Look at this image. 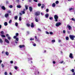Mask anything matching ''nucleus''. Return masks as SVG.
I'll return each mask as SVG.
<instances>
[{
    "label": "nucleus",
    "mask_w": 75,
    "mask_h": 75,
    "mask_svg": "<svg viewBox=\"0 0 75 75\" xmlns=\"http://www.w3.org/2000/svg\"><path fill=\"white\" fill-rule=\"evenodd\" d=\"M69 37L72 40H74V38H75V37L74 36L70 35H69Z\"/></svg>",
    "instance_id": "f257e3e1"
},
{
    "label": "nucleus",
    "mask_w": 75,
    "mask_h": 75,
    "mask_svg": "<svg viewBox=\"0 0 75 75\" xmlns=\"http://www.w3.org/2000/svg\"><path fill=\"white\" fill-rule=\"evenodd\" d=\"M54 18L55 19V21L57 22L58 21V17L57 15H54Z\"/></svg>",
    "instance_id": "f03ea898"
},
{
    "label": "nucleus",
    "mask_w": 75,
    "mask_h": 75,
    "mask_svg": "<svg viewBox=\"0 0 75 75\" xmlns=\"http://www.w3.org/2000/svg\"><path fill=\"white\" fill-rule=\"evenodd\" d=\"M61 24V23L60 22H57V23L55 24V25L56 27H58V26H59Z\"/></svg>",
    "instance_id": "7ed1b4c3"
},
{
    "label": "nucleus",
    "mask_w": 75,
    "mask_h": 75,
    "mask_svg": "<svg viewBox=\"0 0 75 75\" xmlns=\"http://www.w3.org/2000/svg\"><path fill=\"white\" fill-rule=\"evenodd\" d=\"M6 36L7 37V38L8 40H10V39H11V38L10 37V35H9L7 34L6 35Z\"/></svg>",
    "instance_id": "20e7f679"
},
{
    "label": "nucleus",
    "mask_w": 75,
    "mask_h": 75,
    "mask_svg": "<svg viewBox=\"0 0 75 75\" xmlns=\"http://www.w3.org/2000/svg\"><path fill=\"white\" fill-rule=\"evenodd\" d=\"M69 57V58H71V59L73 58V54H72V53L70 54Z\"/></svg>",
    "instance_id": "39448f33"
},
{
    "label": "nucleus",
    "mask_w": 75,
    "mask_h": 75,
    "mask_svg": "<svg viewBox=\"0 0 75 75\" xmlns=\"http://www.w3.org/2000/svg\"><path fill=\"white\" fill-rule=\"evenodd\" d=\"M35 16H39L40 15V12H36L35 13Z\"/></svg>",
    "instance_id": "423d86ee"
},
{
    "label": "nucleus",
    "mask_w": 75,
    "mask_h": 75,
    "mask_svg": "<svg viewBox=\"0 0 75 75\" xmlns=\"http://www.w3.org/2000/svg\"><path fill=\"white\" fill-rule=\"evenodd\" d=\"M67 28H69V30H71V28H72V27H71V26L68 25H67Z\"/></svg>",
    "instance_id": "0eeeda50"
},
{
    "label": "nucleus",
    "mask_w": 75,
    "mask_h": 75,
    "mask_svg": "<svg viewBox=\"0 0 75 75\" xmlns=\"http://www.w3.org/2000/svg\"><path fill=\"white\" fill-rule=\"evenodd\" d=\"M35 20L36 22H38L39 21V20L38 19V18H37V17H35Z\"/></svg>",
    "instance_id": "6e6552de"
},
{
    "label": "nucleus",
    "mask_w": 75,
    "mask_h": 75,
    "mask_svg": "<svg viewBox=\"0 0 75 75\" xmlns=\"http://www.w3.org/2000/svg\"><path fill=\"white\" fill-rule=\"evenodd\" d=\"M1 8L2 9V10H6V8L4 6H1Z\"/></svg>",
    "instance_id": "1a4fd4ad"
},
{
    "label": "nucleus",
    "mask_w": 75,
    "mask_h": 75,
    "mask_svg": "<svg viewBox=\"0 0 75 75\" xmlns=\"http://www.w3.org/2000/svg\"><path fill=\"white\" fill-rule=\"evenodd\" d=\"M5 42H6V43H7L8 44H9V43H10V42H9V41H8V40L7 39H5Z\"/></svg>",
    "instance_id": "9d476101"
},
{
    "label": "nucleus",
    "mask_w": 75,
    "mask_h": 75,
    "mask_svg": "<svg viewBox=\"0 0 75 75\" xmlns=\"http://www.w3.org/2000/svg\"><path fill=\"white\" fill-rule=\"evenodd\" d=\"M5 16L6 18H7V17H8V13L6 14L5 15Z\"/></svg>",
    "instance_id": "9b49d317"
},
{
    "label": "nucleus",
    "mask_w": 75,
    "mask_h": 75,
    "mask_svg": "<svg viewBox=\"0 0 75 75\" xmlns=\"http://www.w3.org/2000/svg\"><path fill=\"white\" fill-rule=\"evenodd\" d=\"M31 27L32 28H33L34 27V23H31Z\"/></svg>",
    "instance_id": "f8f14e48"
},
{
    "label": "nucleus",
    "mask_w": 75,
    "mask_h": 75,
    "mask_svg": "<svg viewBox=\"0 0 75 75\" xmlns=\"http://www.w3.org/2000/svg\"><path fill=\"white\" fill-rule=\"evenodd\" d=\"M25 47L24 45H20L19 46V47L21 48H24Z\"/></svg>",
    "instance_id": "ddd939ff"
},
{
    "label": "nucleus",
    "mask_w": 75,
    "mask_h": 75,
    "mask_svg": "<svg viewBox=\"0 0 75 75\" xmlns=\"http://www.w3.org/2000/svg\"><path fill=\"white\" fill-rule=\"evenodd\" d=\"M45 16L46 18H48V17L49 14H48L47 13L46 14Z\"/></svg>",
    "instance_id": "4468645a"
},
{
    "label": "nucleus",
    "mask_w": 75,
    "mask_h": 75,
    "mask_svg": "<svg viewBox=\"0 0 75 75\" xmlns=\"http://www.w3.org/2000/svg\"><path fill=\"white\" fill-rule=\"evenodd\" d=\"M29 10L31 12L32 10V7H30L29 8Z\"/></svg>",
    "instance_id": "2eb2a0df"
},
{
    "label": "nucleus",
    "mask_w": 75,
    "mask_h": 75,
    "mask_svg": "<svg viewBox=\"0 0 75 75\" xmlns=\"http://www.w3.org/2000/svg\"><path fill=\"white\" fill-rule=\"evenodd\" d=\"M4 25H5V26H6V25H8V24L7 23V22H6L4 23Z\"/></svg>",
    "instance_id": "dca6fc26"
},
{
    "label": "nucleus",
    "mask_w": 75,
    "mask_h": 75,
    "mask_svg": "<svg viewBox=\"0 0 75 75\" xmlns=\"http://www.w3.org/2000/svg\"><path fill=\"white\" fill-rule=\"evenodd\" d=\"M52 7H55V3H54L52 4Z\"/></svg>",
    "instance_id": "f3484780"
},
{
    "label": "nucleus",
    "mask_w": 75,
    "mask_h": 75,
    "mask_svg": "<svg viewBox=\"0 0 75 75\" xmlns=\"http://www.w3.org/2000/svg\"><path fill=\"white\" fill-rule=\"evenodd\" d=\"M5 54H6V55L7 56H8V55L9 54V53H8V52H5Z\"/></svg>",
    "instance_id": "a211bd4d"
},
{
    "label": "nucleus",
    "mask_w": 75,
    "mask_h": 75,
    "mask_svg": "<svg viewBox=\"0 0 75 75\" xmlns=\"http://www.w3.org/2000/svg\"><path fill=\"white\" fill-rule=\"evenodd\" d=\"M25 8L26 10H27L28 9V6L27 5H25Z\"/></svg>",
    "instance_id": "6ab92c4d"
},
{
    "label": "nucleus",
    "mask_w": 75,
    "mask_h": 75,
    "mask_svg": "<svg viewBox=\"0 0 75 75\" xmlns=\"http://www.w3.org/2000/svg\"><path fill=\"white\" fill-rule=\"evenodd\" d=\"M66 40H69V37L68 36L66 37Z\"/></svg>",
    "instance_id": "aec40b11"
},
{
    "label": "nucleus",
    "mask_w": 75,
    "mask_h": 75,
    "mask_svg": "<svg viewBox=\"0 0 75 75\" xmlns=\"http://www.w3.org/2000/svg\"><path fill=\"white\" fill-rule=\"evenodd\" d=\"M12 22V20H9V24H11V23Z\"/></svg>",
    "instance_id": "412c9836"
},
{
    "label": "nucleus",
    "mask_w": 75,
    "mask_h": 75,
    "mask_svg": "<svg viewBox=\"0 0 75 75\" xmlns=\"http://www.w3.org/2000/svg\"><path fill=\"white\" fill-rule=\"evenodd\" d=\"M17 7L18 8H21V6L20 5L17 6Z\"/></svg>",
    "instance_id": "4be33fe9"
},
{
    "label": "nucleus",
    "mask_w": 75,
    "mask_h": 75,
    "mask_svg": "<svg viewBox=\"0 0 75 75\" xmlns=\"http://www.w3.org/2000/svg\"><path fill=\"white\" fill-rule=\"evenodd\" d=\"M0 42L1 43H2L3 42V40L1 38H0Z\"/></svg>",
    "instance_id": "5701e85b"
},
{
    "label": "nucleus",
    "mask_w": 75,
    "mask_h": 75,
    "mask_svg": "<svg viewBox=\"0 0 75 75\" xmlns=\"http://www.w3.org/2000/svg\"><path fill=\"white\" fill-rule=\"evenodd\" d=\"M8 13H11V11L10 10H8L7 11Z\"/></svg>",
    "instance_id": "b1692460"
},
{
    "label": "nucleus",
    "mask_w": 75,
    "mask_h": 75,
    "mask_svg": "<svg viewBox=\"0 0 75 75\" xmlns=\"http://www.w3.org/2000/svg\"><path fill=\"white\" fill-rule=\"evenodd\" d=\"M26 25L28 27H30V25L29 23H27Z\"/></svg>",
    "instance_id": "393cba45"
},
{
    "label": "nucleus",
    "mask_w": 75,
    "mask_h": 75,
    "mask_svg": "<svg viewBox=\"0 0 75 75\" xmlns=\"http://www.w3.org/2000/svg\"><path fill=\"white\" fill-rule=\"evenodd\" d=\"M52 42H55V40H52Z\"/></svg>",
    "instance_id": "a878e982"
},
{
    "label": "nucleus",
    "mask_w": 75,
    "mask_h": 75,
    "mask_svg": "<svg viewBox=\"0 0 75 75\" xmlns=\"http://www.w3.org/2000/svg\"><path fill=\"white\" fill-rule=\"evenodd\" d=\"M1 37H6V36L5 35H1Z\"/></svg>",
    "instance_id": "bb28decb"
},
{
    "label": "nucleus",
    "mask_w": 75,
    "mask_h": 75,
    "mask_svg": "<svg viewBox=\"0 0 75 75\" xmlns=\"http://www.w3.org/2000/svg\"><path fill=\"white\" fill-rule=\"evenodd\" d=\"M1 67L2 68H4V64H1Z\"/></svg>",
    "instance_id": "cd10ccee"
},
{
    "label": "nucleus",
    "mask_w": 75,
    "mask_h": 75,
    "mask_svg": "<svg viewBox=\"0 0 75 75\" xmlns=\"http://www.w3.org/2000/svg\"><path fill=\"white\" fill-rule=\"evenodd\" d=\"M16 26H18V23L16 22L15 23Z\"/></svg>",
    "instance_id": "c85d7f7f"
},
{
    "label": "nucleus",
    "mask_w": 75,
    "mask_h": 75,
    "mask_svg": "<svg viewBox=\"0 0 75 75\" xmlns=\"http://www.w3.org/2000/svg\"><path fill=\"white\" fill-rule=\"evenodd\" d=\"M19 21H21V17H19Z\"/></svg>",
    "instance_id": "c756f323"
},
{
    "label": "nucleus",
    "mask_w": 75,
    "mask_h": 75,
    "mask_svg": "<svg viewBox=\"0 0 75 75\" xmlns=\"http://www.w3.org/2000/svg\"><path fill=\"white\" fill-rule=\"evenodd\" d=\"M59 3V2L58 1H57L55 3L56 4H58V3Z\"/></svg>",
    "instance_id": "7c9ffc66"
},
{
    "label": "nucleus",
    "mask_w": 75,
    "mask_h": 75,
    "mask_svg": "<svg viewBox=\"0 0 75 75\" xmlns=\"http://www.w3.org/2000/svg\"><path fill=\"white\" fill-rule=\"evenodd\" d=\"M40 6H41V4H38V6L39 7H40Z\"/></svg>",
    "instance_id": "2f4dec72"
},
{
    "label": "nucleus",
    "mask_w": 75,
    "mask_h": 75,
    "mask_svg": "<svg viewBox=\"0 0 75 75\" xmlns=\"http://www.w3.org/2000/svg\"><path fill=\"white\" fill-rule=\"evenodd\" d=\"M75 71V70L74 69H72L71 70V72H74V71Z\"/></svg>",
    "instance_id": "473e14b6"
},
{
    "label": "nucleus",
    "mask_w": 75,
    "mask_h": 75,
    "mask_svg": "<svg viewBox=\"0 0 75 75\" xmlns=\"http://www.w3.org/2000/svg\"><path fill=\"white\" fill-rule=\"evenodd\" d=\"M42 6L41 7L42 8H44V5L42 4Z\"/></svg>",
    "instance_id": "72a5a7b5"
},
{
    "label": "nucleus",
    "mask_w": 75,
    "mask_h": 75,
    "mask_svg": "<svg viewBox=\"0 0 75 75\" xmlns=\"http://www.w3.org/2000/svg\"><path fill=\"white\" fill-rule=\"evenodd\" d=\"M13 38H14V39H16V38H17V36H15L13 37Z\"/></svg>",
    "instance_id": "f704fd0d"
},
{
    "label": "nucleus",
    "mask_w": 75,
    "mask_h": 75,
    "mask_svg": "<svg viewBox=\"0 0 75 75\" xmlns=\"http://www.w3.org/2000/svg\"><path fill=\"white\" fill-rule=\"evenodd\" d=\"M63 33H64V34H65V33H66L65 30H63Z\"/></svg>",
    "instance_id": "c9c22d12"
},
{
    "label": "nucleus",
    "mask_w": 75,
    "mask_h": 75,
    "mask_svg": "<svg viewBox=\"0 0 75 75\" xmlns=\"http://www.w3.org/2000/svg\"><path fill=\"white\" fill-rule=\"evenodd\" d=\"M17 18H18V17H17V16H16L15 17V20H17Z\"/></svg>",
    "instance_id": "e433bc0d"
},
{
    "label": "nucleus",
    "mask_w": 75,
    "mask_h": 75,
    "mask_svg": "<svg viewBox=\"0 0 75 75\" xmlns=\"http://www.w3.org/2000/svg\"><path fill=\"white\" fill-rule=\"evenodd\" d=\"M9 7H10V8H13V6H12V5H10L9 6Z\"/></svg>",
    "instance_id": "4c0bfd02"
},
{
    "label": "nucleus",
    "mask_w": 75,
    "mask_h": 75,
    "mask_svg": "<svg viewBox=\"0 0 75 75\" xmlns=\"http://www.w3.org/2000/svg\"><path fill=\"white\" fill-rule=\"evenodd\" d=\"M71 20H72V21H75V18H72Z\"/></svg>",
    "instance_id": "58836bf2"
},
{
    "label": "nucleus",
    "mask_w": 75,
    "mask_h": 75,
    "mask_svg": "<svg viewBox=\"0 0 75 75\" xmlns=\"http://www.w3.org/2000/svg\"><path fill=\"white\" fill-rule=\"evenodd\" d=\"M4 74L5 75H7V72H5L4 73Z\"/></svg>",
    "instance_id": "ea45409f"
},
{
    "label": "nucleus",
    "mask_w": 75,
    "mask_h": 75,
    "mask_svg": "<svg viewBox=\"0 0 75 75\" xmlns=\"http://www.w3.org/2000/svg\"><path fill=\"white\" fill-rule=\"evenodd\" d=\"M14 68L16 69H18V68L16 66L14 67Z\"/></svg>",
    "instance_id": "a19ab883"
},
{
    "label": "nucleus",
    "mask_w": 75,
    "mask_h": 75,
    "mask_svg": "<svg viewBox=\"0 0 75 75\" xmlns=\"http://www.w3.org/2000/svg\"><path fill=\"white\" fill-rule=\"evenodd\" d=\"M49 19H50V20H52V19H53V18L52 17H50Z\"/></svg>",
    "instance_id": "79ce46f5"
},
{
    "label": "nucleus",
    "mask_w": 75,
    "mask_h": 75,
    "mask_svg": "<svg viewBox=\"0 0 75 75\" xmlns=\"http://www.w3.org/2000/svg\"><path fill=\"white\" fill-rule=\"evenodd\" d=\"M1 33L2 34H4V32L3 31H2L1 32Z\"/></svg>",
    "instance_id": "37998d69"
},
{
    "label": "nucleus",
    "mask_w": 75,
    "mask_h": 75,
    "mask_svg": "<svg viewBox=\"0 0 75 75\" xmlns=\"http://www.w3.org/2000/svg\"><path fill=\"white\" fill-rule=\"evenodd\" d=\"M34 40V39L33 38H31L30 39V41H33V40Z\"/></svg>",
    "instance_id": "c03bdc74"
},
{
    "label": "nucleus",
    "mask_w": 75,
    "mask_h": 75,
    "mask_svg": "<svg viewBox=\"0 0 75 75\" xmlns=\"http://www.w3.org/2000/svg\"><path fill=\"white\" fill-rule=\"evenodd\" d=\"M46 34H49V32L47 31L46 32Z\"/></svg>",
    "instance_id": "a18cd8bd"
},
{
    "label": "nucleus",
    "mask_w": 75,
    "mask_h": 75,
    "mask_svg": "<svg viewBox=\"0 0 75 75\" xmlns=\"http://www.w3.org/2000/svg\"><path fill=\"white\" fill-rule=\"evenodd\" d=\"M73 10V8H70L69 9V10L70 11H71V10Z\"/></svg>",
    "instance_id": "49530a36"
},
{
    "label": "nucleus",
    "mask_w": 75,
    "mask_h": 75,
    "mask_svg": "<svg viewBox=\"0 0 75 75\" xmlns=\"http://www.w3.org/2000/svg\"><path fill=\"white\" fill-rule=\"evenodd\" d=\"M50 34H53V33L51 32H50Z\"/></svg>",
    "instance_id": "de8ad7c7"
},
{
    "label": "nucleus",
    "mask_w": 75,
    "mask_h": 75,
    "mask_svg": "<svg viewBox=\"0 0 75 75\" xmlns=\"http://www.w3.org/2000/svg\"><path fill=\"white\" fill-rule=\"evenodd\" d=\"M16 40L17 41H18V38H16Z\"/></svg>",
    "instance_id": "09e8293b"
},
{
    "label": "nucleus",
    "mask_w": 75,
    "mask_h": 75,
    "mask_svg": "<svg viewBox=\"0 0 75 75\" xmlns=\"http://www.w3.org/2000/svg\"><path fill=\"white\" fill-rule=\"evenodd\" d=\"M16 36H18V33H16Z\"/></svg>",
    "instance_id": "8fccbe9b"
},
{
    "label": "nucleus",
    "mask_w": 75,
    "mask_h": 75,
    "mask_svg": "<svg viewBox=\"0 0 75 75\" xmlns=\"http://www.w3.org/2000/svg\"><path fill=\"white\" fill-rule=\"evenodd\" d=\"M10 62L11 64H13V61H10Z\"/></svg>",
    "instance_id": "3c124183"
},
{
    "label": "nucleus",
    "mask_w": 75,
    "mask_h": 75,
    "mask_svg": "<svg viewBox=\"0 0 75 75\" xmlns=\"http://www.w3.org/2000/svg\"><path fill=\"white\" fill-rule=\"evenodd\" d=\"M63 62H64V61H62L61 62H60V64H62V63H63Z\"/></svg>",
    "instance_id": "603ef678"
},
{
    "label": "nucleus",
    "mask_w": 75,
    "mask_h": 75,
    "mask_svg": "<svg viewBox=\"0 0 75 75\" xmlns=\"http://www.w3.org/2000/svg\"><path fill=\"white\" fill-rule=\"evenodd\" d=\"M22 13L23 14H25V12H24V11H22Z\"/></svg>",
    "instance_id": "864d4df0"
},
{
    "label": "nucleus",
    "mask_w": 75,
    "mask_h": 75,
    "mask_svg": "<svg viewBox=\"0 0 75 75\" xmlns=\"http://www.w3.org/2000/svg\"><path fill=\"white\" fill-rule=\"evenodd\" d=\"M46 11L47 12H48V9H47L46 10Z\"/></svg>",
    "instance_id": "5fc2aeb1"
},
{
    "label": "nucleus",
    "mask_w": 75,
    "mask_h": 75,
    "mask_svg": "<svg viewBox=\"0 0 75 75\" xmlns=\"http://www.w3.org/2000/svg\"><path fill=\"white\" fill-rule=\"evenodd\" d=\"M33 1L35 2H37V0H33Z\"/></svg>",
    "instance_id": "6e6d98bb"
},
{
    "label": "nucleus",
    "mask_w": 75,
    "mask_h": 75,
    "mask_svg": "<svg viewBox=\"0 0 75 75\" xmlns=\"http://www.w3.org/2000/svg\"><path fill=\"white\" fill-rule=\"evenodd\" d=\"M53 64H55V61H53Z\"/></svg>",
    "instance_id": "4d7b16f0"
},
{
    "label": "nucleus",
    "mask_w": 75,
    "mask_h": 75,
    "mask_svg": "<svg viewBox=\"0 0 75 75\" xmlns=\"http://www.w3.org/2000/svg\"><path fill=\"white\" fill-rule=\"evenodd\" d=\"M33 45V46H36V44H34Z\"/></svg>",
    "instance_id": "13d9d810"
},
{
    "label": "nucleus",
    "mask_w": 75,
    "mask_h": 75,
    "mask_svg": "<svg viewBox=\"0 0 75 75\" xmlns=\"http://www.w3.org/2000/svg\"><path fill=\"white\" fill-rule=\"evenodd\" d=\"M38 31H40L41 29H38Z\"/></svg>",
    "instance_id": "bf43d9fd"
},
{
    "label": "nucleus",
    "mask_w": 75,
    "mask_h": 75,
    "mask_svg": "<svg viewBox=\"0 0 75 75\" xmlns=\"http://www.w3.org/2000/svg\"><path fill=\"white\" fill-rule=\"evenodd\" d=\"M1 62H2V60H0V63H1Z\"/></svg>",
    "instance_id": "052dcab7"
},
{
    "label": "nucleus",
    "mask_w": 75,
    "mask_h": 75,
    "mask_svg": "<svg viewBox=\"0 0 75 75\" xmlns=\"http://www.w3.org/2000/svg\"><path fill=\"white\" fill-rule=\"evenodd\" d=\"M27 34H30L29 32H27Z\"/></svg>",
    "instance_id": "680f3d73"
},
{
    "label": "nucleus",
    "mask_w": 75,
    "mask_h": 75,
    "mask_svg": "<svg viewBox=\"0 0 75 75\" xmlns=\"http://www.w3.org/2000/svg\"><path fill=\"white\" fill-rule=\"evenodd\" d=\"M59 42H61V40H58Z\"/></svg>",
    "instance_id": "e2e57ef3"
},
{
    "label": "nucleus",
    "mask_w": 75,
    "mask_h": 75,
    "mask_svg": "<svg viewBox=\"0 0 75 75\" xmlns=\"http://www.w3.org/2000/svg\"><path fill=\"white\" fill-rule=\"evenodd\" d=\"M9 74L10 75H12L11 74H12V73H11V72H10L9 73Z\"/></svg>",
    "instance_id": "0e129e2a"
},
{
    "label": "nucleus",
    "mask_w": 75,
    "mask_h": 75,
    "mask_svg": "<svg viewBox=\"0 0 75 75\" xmlns=\"http://www.w3.org/2000/svg\"><path fill=\"white\" fill-rule=\"evenodd\" d=\"M16 1L17 2H19V1H20V0H16Z\"/></svg>",
    "instance_id": "69168bd1"
},
{
    "label": "nucleus",
    "mask_w": 75,
    "mask_h": 75,
    "mask_svg": "<svg viewBox=\"0 0 75 75\" xmlns=\"http://www.w3.org/2000/svg\"><path fill=\"white\" fill-rule=\"evenodd\" d=\"M73 75H75V72H74L73 74Z\"/></svg>",
    "instance_id": "338daca9"
},
{
    "label": "nucleus",
    "mask_w": 75,
    "mask_h": 75,
    "mask_svg": "<svg viewBox=\"0 0 75 75\" xmlns=\"http://www.w3.org/2000/svg\"><path fill=\"white\" fill-rule=\"evenodd\" d=\"M1 28V25H0V29Z\"/></svg>",
    "instance_id": "774afa93"
}]
</instances>
